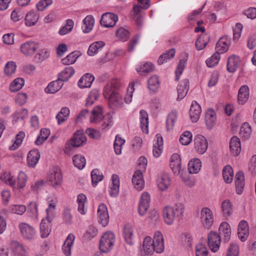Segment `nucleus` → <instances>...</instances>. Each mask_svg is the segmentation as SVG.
Segmentation results:
<instances>
[{"label": "nucleus", "instance_id": "nucleus-50", "mask_svg": "<svg viewBox=\"0 0 256 256\" xmlns=\"http://www.w3.org/2000/svg\"><path fill=\"white\" fill-rule=\"evenodd\" d=\"M202 167L200 160L196 158L191 160L188 164V170L190 174L198 173Z\"/></svg>", "mask_w": 256, "mask_h": 256}, {"label": "nucleus", "instance_id": "nucleus-1", "mask_svg": "<svg viewBox=\"0 0 256 256\" xmlns=\"http://www.w3.org/2000/svg\"><path fill=\"white\" fill-rule=\"evenodd\" d=\"M164 238L162 233L156 231L153 238L147 236L144 238L142 244V250L138 254V256H148L152 255L154 252L160 254L164 251Z\"/></svg>", "mask_w": 256, "mask_h": 256}, {"label": "nucleus", "instance_id": "nucleus-3", "mask_svg": "<svg viewBox=\"0 0 256 256\" xmlns=\"http://www.w3.org/2000/svg\"><path fill=\"white\" fill-rule=\"evenodd\" d=\"M87 138L82 130H78L74 134L72 138L68 140L64 146V152L70 154L74 148H78L84 145Z\"/></svg>", "mask_w": 256, "mask_h": 256}, {"label": "nucleus", "instance_id": "nucleus-26", "mask_svg": "<svg viewBox=\"0 0 256 256\" xmlns=\"http://www.w3.org/2000/svg\"><path fill=\"white\" fill-rule=\"evenodd\" d=\"M104 118L102 108L100 106L94 107L90 116V123L96 124Z\"/></svg>", "mask_w": 256, "mask_h": 256}, {"label": "nucleus", "instance_id": "nucleus-62", "mask_svg": "<svg viewBox=\"0 0 256 256\" xmlns=\"http://www.w3.org/2000/svg\"><path fill=\"white\" fill-rule=\"evenodd\" d=\"M134 84L135 82H130L128 84L126 90V92L124 98V102L126 104H128L132 101L133 92L134 90Z\"/></svg>", "mask_w": 256, "mask_h": 256}, {"label": "nucleus", "instance_id": "nucleus-23", "mask_svg": "<svg viewBox=\"0 0 256 256\" xmlns=\"http://www.w3.org/2000/svg\"><path fill=\"white\" fill-rule=\"evenodd\" d=\"M231 39L230 37L224 36L222 37L216 44V52L220 53H224L229 48L230 44Z\"/></svg>", "mask_w": 256, "mask_h": 256}, {"label": "nucleus", "instance_id": "nucleus-10", "mask_svg": "<svg viewBox=\"0 0 256 256\" xmlns=\"http://www.w3.org/2000/svg\"><path fill=\"white\" fill-rule=\"evenodd\" d=\"M39 47L40 44L38 42L28 40L21 44L20 51L25 56H32L36 53Z\"/></svg>", "mask_w": 256, "mask_h": 256}, {"label": "nucleus", "instance_id": "nucleus-32", "mask_svg": "<svg viewBox=\"0 0 256 256\" xmlns=\"http://www.w3.org/2000/svg\"><path fill=\"white\" fill-rule=\"evenodd\" d=\"M74 240L75 236L72 234H70L65 240L62 247V250L66 256H71V251L74 246Z\"/></svg>", "mask_w": 256, "mask_h": 256}, {"label": "nucleus", "instance_id": "nucleus-60", "mask_svg": "<svg viewBox=\"0 0 256 256\" xmlns=\"http://www.w3.org/2000/svg\"><path fill=\"white\" fill-rule=\"evenodd\" d=\"M252 132V128L250 124L248 122L244 123L240 128V135L244 140H248L250 138Z\"/></svg>", "mask_w": 256, "mask_h": 256}, {"label": "nucleus", "instance_id": "nucleus-29", "mask_svg": "<svg viewBox=\"0 0 256 256\" xmlns=\"http://www.w3.org/2000/svg\"><path fill=\"white\" fill-rule=\"evenodd\" d=\"M156 140L154 142L152 154L154 158H159L163 150V139L160 134L156 135Z\"/></svg>", "mask_w": 256, "mask_h": 256}, {"label": "nucleus", "instance_id": "nucleus-27", "mask_svg": "<svg viewBox=\"0 0 256 256\" xmlns=\"http://www.w3.org/2000/svg\"><path fill=\"white\" fill-rule=\"evenodd\" d=\"M220 234L223 236L224 240L228 242L232 234V230L230 224L226 222H222L218 228Z\"/></svg>", "mask_w": 256, "mask_h": 256}, {"label": "nucleus", "instance_id": "nucleus-28", "mask_svg": "<svg viewBox=\"0 0 256 256\" xmlns=\"http://www.w3.org/2000/svg\"><path fill=\"white\" fill-rule=\"evenodd\" d=\"M28 176L26 172L20 171L16 178V185L13 186L14 190H20L23 189L26 184Z\"/></svg>", "mask_w": 256, "mask_h": 256}, {"label": "nucleus", "instance_id": "nucleus-19", "mask_svg": "<svg viewBox=\"0 0 256 256\" xmlns=\"http://www.w3.org/2000/svg\"><path fill=\"white\" fill-rule=\"evenodd\" d=\"M123 236L126 244L133 245L134 243V228L130 224H126L122 230Z\"/></svg>", "mask_w": 256, "mask_h": 256}, {"label": "nucleus", "instance_id": "nucleus-5", "mask_svg": "<svg viewBox=\"0 0 256 256\" xmlns=\"http://www.w3.org/2000/svg\"><path fill=\"white\" fill-rule=\"evenodd\" d=\"M140 4L142 6L134 4L132 8V18L136 22V25L140 26L142 22V15L140 14L142 8L144 9H147L150 6V0H138Z\"/></svg>", "mask_w": 256, "mask_h": 256}, {"label": "nucleus", "instance_id": "nucleus-24", "mask_svg": "<svg viewBox=\"0 0 256 256\" xmlns=\"http://www.w3.org/2000/svg\"><path fill=\"white\" fill-rule=\"evenodd\" d=\"M202 112L200 105L196 101H193L190 110V116L192 121L197 122L199 120Z\"/></svg>", "mask_w": 256, "mask_h": 256}, {"label": "nucleus", "instance_id": "nucleus-18", "mask_svg": "<svg viewBox=\"0 0 256 256\" xmlns=\"http://www.w3.org/2000/svg\"><path fill=\"white\" fill-rule=\"evenodd\" d=\"M58 200L56 198L48 199V206L46 209V216L45 220L52 222L56 216V210Z\"/></svg>", "mask_w": 256, "mask_h": 256}, {"label": "nucleus", "instance_id": "nucleus-15", "mask_svg": "<svg viewBox=\"0 0 256 256\" xmlns=\"http://www.w3.org/2000/svg\"><path fill=\"white\" fill-rule=\"evenodd\" d=\"M144 172L142 170H136L132 178V182L134 188L138 191L142 190L144 188Z\"/></svg>", "mask_w": 256, "mask_h": 256}, {"label": "nucleus", "instance_id": "nucleus-20", "mask_svg": "<svg viewBox=\"0 0 256 256\" xmlns=\"http://www.w3.org/2000/svg\"><path fill=\"white\" fill-rule=\"evenodd\" d=\"M124 98L118 92L113 93L110 98L108 99V102L110 106L113 108H121L124 106Z\"/></svg>", "mask_w": 256, "mask_h": 256}, {"label": "nucleus", "instance_id": "nucleus-9", "mask_svg": "<svg viewBox=\"0 0 256 256\" xmlns=\"http://www.w3.org/2000/svg\"><path fill=\"white\" fill-rule=\"evenodd\" d=\"M150 202V196L148 192L142 193L138 204V212L140 216H143L148 212Z\"/></svg>", "mask_w": 256, "mask_h": 256}, {"label": "nucleus", "instance_id": "nucleus-44", "mask_svg": "<svg viewBox=\"0 0 256 256\" xmlns=\"http://www.w3.org/2000/svg\"><path fill=\"white\" fill-rule=\"evenodd\" d=\"M52 222L42 219L40 224V234L42 238H47L51 232Z\"/></svg>", "mask_w": 256, "mask_h": 256}, {"label": "nucleus", "instance_id": "nucleus-14", "mask_svg": "<svg viewBox=\"0 0 256 256\" xmlns=\"http://www.w3.org/2000/svg\"><path fill=\"white\" fill-rule=\"evenodd\" d=\"M97 217L98 222L102 226L105 227L109 222V215L107 206L104 204H100L98 208Z\"/></svg>", "mask_w": 256, "mask_h": 256}, {"label": "nucleus", "instance_id": "nucleus-38", "mask_svg": "<svg viewBox=\"0 0 256 256\" xmlns=\"http://www.w3.org/2000/svg\"><path fill=\"white\" fill-rule=\"evenodd\" d=\"M10 247L13 250L14 256H27L26 251L24 246L16 241H12Z\"/></svg>", "mask_w": 256, "mask_h": 256}, {"label": "nucleus", "instance_id": "nucleus-45", "mask_svg": "<svg viewBox=\"0 0 256 256\" xmlns=\"http://www.w3.org/2000/svg\"><path fill=\"white\" fill-rule=\"evenodd\" d=\"M222 216L225 218L230 216L232 212V204L228 200H223L220 206Z\"/></svg>", "mask_w": 256, "mask_h": 256}, {"label": "nucleus", "instance_id": "nucleus-64", "mask_svg": "<svg viewBox=\"0 0 256 256\" xmlns=\"http://www.w3.org/2000/svg\"><path fill=\"white\" fill-rule=\"evenodd\" d=\"M208 250L206 246L202 243H199L196 246V256H208Z\"/></svg>", "mask_w": 256, "mask_h": 256}, {"label": "nucleus", "instance_id": "nucleus-36", "mask_svg": "<svg viewBox=\"0 0 256 256\" xmlns=\"http://www.w3.org/2000/svg\"><path fill=\"white\" fill-rule=\"evenodd\" d=\"M154 66L150 62H143L137 65L136 70L138 74L146 76L153 70Z\"/></svg>", "mask_w": 256, "mask_h": 256}, {"label": "nucleus", "instance_id": "nucleus-8", "mask_svg": "<svg viewBox=\"0 0 256 256\" xmlns=\"http://www.w3.org/2000/svg\"><path fill=\"white\" fill-rule=\"evenodd\" d=\"M18 228L22 238L26 240H34L36 236V228L27 223H20Z\"/></svg>", "mask_w": 256, "mask_h": 256}, {"label": "nucleus", "instance_id": "nucleus-21", "mask_svg": "<svg viewBox=\"0 0 256 256\" xmlns=\"http://www.w3.org/2000/svg\"><path fill=\"white\" fill-rule=\"evenodd\" d=\"M171 184L170 176L167 174H162L159 176L157 180V184L158 189L161 191L168 190Z\"/></svg>", "mask_w": 256, "mask_h": 256}, {"label": "nucleus", "instance_id": "nucleus-25", "mask_svg": "<svg viewBox=\"0 0 256 256\" xmlns=\"http://www.w3.org/2000/svg\"><path fill=\"white\" fill-rule=\"evenodd\" d=\"M216 112L212 108L208 109L205 114V123L208 128L212 129L216 122Z\"/></svg>", "mask_w": 256, "mask_h": 256}, {"label": "nucleus", "instance_id": "nucleus-61", "mask_svg": "<svg viewBox=\"0 0 256 256\" xmlns=\"http://www.w3.org/2000/svg\"><path fill=\"white\" fill-rule=\"evenodd\" d=\"M100 96V92L96 89L92 90L86 98V106H92L98 100Z\"/></svg>", "mask_w": 256, "mask_h": 256}, {"label": "nucleus", "instance_id": "nucleus-35", "mask_svg": "<svg viewBox=\"0 0 256 256\" xmlns=\"http://www.w3.org/2000/svg\"><path fill=\"white\" fill-rule=\"evenodd\" d=\"M189 90V80L184 79L178 86V100H182L186 95Z\"/></svg>", "mask_w": 256, "mask_h": 256}, {"label": "nucleus", "instance_id": "nucleus-30", "mask_svg": "<svg viewBox=\"0 0 256 256\" xmlns=\"http://www.w3.org/2000/svg\"><path fill=\"white\" fill-rule=\"evenodd\" d=\"M112 183L110 186L109 193L111 196L116 197L120 190V178L117 174H114L111 178Z\"/></svg>", "mask_w": 256, "mask_h": 256}, {"label": "nucleus", "instance_id": "nucleus-37", "mask_svg": "<svg viewBox=\"0 0 256 256\" xmlns=\"http://www.w3.org/2000/svg\"><path fill=\"white\" fill-rule=\"evenodd\" d=\"M94 80V77L90 74H86L82 76L78 82V86L80 88H88L91 85Z\"/></svg>", "mask_w": 256, "mask_h": 256}, {"label": "nucleus", "instance_id": "nucleus-42", "mask_svg": "<svg viewBox=\"0 0 256 256\" xmlns=\"http://www.w3.org/2000/svg\"><path fill=\"white\" fill-rule=\"evenodd\" d=\"M140 126L142 132L144 134L148 132V113L144 110H141L140 112Z\"/></svg>", "mask_w": 256, "mask_h": 256}, {"label": "nucleus", "instance_id": "nucleus-63", "mask_svg": "<svg viewBox=\"0 0 256 256\" xmlns=\"http://www.w3.org/2000/svg\"><path fill=\"white\" fill-rule=\"evenodd\" d=\"M16 68V66L15 62H8L4 68V73L6 76H11L15 73Z\"/></svg>", "mask_w": 256, "mask_h": 256}, {"label": "nucleus", "instance_id": "nucleus-49", "mask_svg": "<svg viewBox=\"0 0 256 256\" xmlns=\"http://www.w3.org/2000/svg\"><path fill=\"white\" fill-rule=\"evenodd\" d=\"M222 178L224 182L226 184H230L234 178V171L232 167L230 165H226L222 169Z\"/></svg>", "mask_w": 256, "mask_h": 256}, {"label": "nucleus", "instance_id": "nucleus-17", "mask_svg": "<svg viewBox=\"0 0 256 256\" xmlns=\"http://www.w3.org/2000/svg\"><path fill=\"white\" fill-rule=\"evenodd\" d=\"M250 232L249 226L246 220H241L238 226V236L242 242H245L248 238Z\"/></svg>", "mask_w": 256, "mask_h": 256}, {"label": "nucleus", "instance_id": "nucleus-7", "mask_svg": "<svg viewBox=\"0 0 256 256\" xmlns=\"http://www.w3.org/2000/svg\"><path fill=\"white\" fill-rule=\"evenodd\" d=\"M62 176L58 168H54L50 170L47 176V180L56 189L62 184Z\"/></svg>", "mask_w": 256, "mask_h": 256}, {"label": "nucleus", "instance_id": "nucleus-58", "mask_svg": "<svg viewBox=\"0 0 256 256\" xmlns=\"http://www.w3.org/2000/svg\"><path fill=\"white\" fill-rule=\"evenodd\" d=\"M70 110L68 108L64 107L57 114L56 118L58 120V122L59 125L65 122L70 115Z\"/></svg>", "mask_w": 256, "mask_h": 256}, {"label": "nucleus", "instance_id": "nucleus-2", "mask_svg": "<svg viewBox=\"0 0 256 256\" xmlns=\"http://www.w3.org/2000/svg\"><path fill=\"white\" fill-rule=\"evenodd\" d=\"M184 210V204L181 203L176 204L174 206H165L162 210V218L164 223L168 226L173 224L176 218L183 215Z\"/></svg>", "mask_w": 256, "mask_h": 256}, {"label": "nucleus", "instance_id": "nucleus-55", "mask_svg": "<svg viewBox=\"0 0 256 256\" xmlns=\"http://www.w3.org/2000/svg\"><path fill=\"white\" fill-rule=\"evenodd\" d=\"M115 34L117 38L122 42H126L128 39L130 34L126 28L120 27L116 30Z\"/></svg>", "mask_w": 256, "mask_h": 256}, {"label": "nucleus", "instance_id": "nucleus-47", "mask_svg": "<svg viewBox=\"0 0 256 256\" xmlns=\"http://www.w3.org/2000/svg\"><path fill=\"white\" fill-rule=\"evenodd\" d=\"M249 96V88L248 86H242L238 91V102L240 104H244L248 100Z\"/></svg>", "mask_w": 256, "mask_h": 256}, {"label": "nucleus", "instance_id": "nucleus-48", "mask_svg": "<svg viewBox=\"0 0 256 256\" xmlns=\"http://www.w3.org/2000/svg\"><path fill=\"white\" fill-rule=\"evenodd\" d=\"M105 46V43L103 41H97L94 42L90 44L87 54L90 56L96 55L98 51Z\"/></svg>", "mask_w": 256, "mask_h": 256}, {"label": "nucleus", "instance_id": "nucleus-33", "mask_svg": "<svg viewBox=\"0 0 256 256\" xmlns=\"http://www.w3.org/2000/svg\"><path fill=\"white\" fill-rule=\"evenodd\" d=\"M40 157V152L36 149L30 151L27 156L28 164L30 167L34 168L38 163Z\"/></svg>", "mask_w": 256, "mask_h": 256}, {"label": "nucleus", "instance_id": "nucleus-4", "mask_svg": "<svg viewBox=\"0 0 256 256\" xmlns=\"http://www.w3.org/2000/svg\"><path fill=\"white\" fill-rule=\"evenodd\" d=\"M116 235L111 231L104 232L99 241V250L102 253H108L114 248L116 242Z\"/></svg>", "mask_w": 256, "mask_h": 256}, {"label": "nucleus", "instance_id": "nucleus-57", "mask_svg": "<svg viewBox=\"0 0 256 256\" xmlns=\"http://www.w3.org/2000/svg\"><path fill=\"white\" fill-rule=\"evenodd\" d=\"M125 142L124 139L118 135L116 136L114 144V148L116 154L120 155L122 154V147Z\"/></svg>", "mask_w": 256, "mask_h": 256}, {"label": "nucleus", "instance_id": "nucleus-12", "mask_svg": "<svg viewBox=\"0 0 256 256\" xmlns=\"http://www.w3.org/2000/svg\"><path fill=\"white\" fill-rule=\"evenodd\" d=\"M194 150L200 154L205 153L208 148V142L205 136L202 134H198L194 136Z\"/></svg>", "mask_w": 256, "mask_h": 256}, {"label": "nucleus", "instance_id": "nucleus-6", "mask_svg": "<svg viewBox=\"0 0 256 256\" xmlns=\"http://www.w3.org/2000/svg\"><path fill=\"white\" fill-rule=\"evenodd\" d=\"M200 219L202 226L210 229L214 223V216L212 210L208 207H204L200 211Z\"/></svg>", "mask_w": 256, "mask_h": 256}, {"label": "nucleus", "instance_id": "nucleus-59", "mask_svg": "<svg viewBox=\"0 0 256 256\" xmlns=\"http://www.w3.org/2000/svg\"><path fill=\"white\" fill-rule=\"evenodd\" d=\"M176 51L174 49H171L166 53L162 54L158 60V63L161 65L164 62H166L171 58H173L175 55Z\"/></svg>", "mask_w": 256, "mask_h": 256}, {"label": "nucleus", "instance_id": "nucleus-39", "mask_svg": "<svg viewBox=\"0 0 256 256\" xmlns=\"http://www.w3.org/2000/svg\"><path fill=\"white\" fill-rule=\"evenodd\" d=\"M94 19L92 15L87 16L82 20V30L86 34L92 30L94 24Z\"/></svg>", "mask_w": 256, "mask_h": 256}, {"label": "nucleus", "instance_id": "nucleus-31", "mask_svg": "<svg viewBox=\"0 0 256 256\" xmlns=\"http://www.w3.org/2000/svg\"><path fill=\"white\" fill-rule=\"evenodd\" d=\"M39 18V14L35 11L31 10L26 15L24 24L28 27L33 26L38 23Z\"/></svg>", "mask_w": 256, "mask_h": 256}, {"label": "nucleus", "instance_id": "nucleus-16", "mask_svg": "<svg viewBox=\"0 0 256 256\" xmlns=\"http://www.w3.org/2000/svg\"><path fill=\"white\" fill-rule=\"evenodd\" d=\"M118 20V16L116 14L107 12L102 16L100 24L106 28H112L116 25Z\"/></svg>", "mask_w": 256, "mask_h": 256}, {"label": "nucleus", "instance_id": "nucleus-11", "mask_svg": "<svg viewBox=\"0 0 256 256\" xmlns=\"http://www.w3.org/2000/svg\"><path fill=\"white\" fill-rule=\"evenodd\" d=\"M220 244V236L216 232H210L208 236V244L211 252H218Z\"/></svg>", "mask_w": 256, "mask_h": 256}, {"label": "nucleus", "instance_id": "nucleus-51", "mask_svg": "<svg viewBox=\"0 0 256 256\" xmlns=\"http://www.w3.org/2000/svg\"><path fill=\"white\" fill-rule=\"evenodd\" d=\"M75 70L72 66L66 67L58 74V78L63 82L68 80L74 74Z\"/></svg>", "mask_w": 256, "mask_h": 256}, {"label": "nucleus", "instance_id": "nucleus-22", "mask_svg": "<svg viewBox=\"0 0 256 256\" xmlns=\"http://www.w3.org/2000/svg\"><path fill=\"white\" fill-rule=\"evenodd\" d=\"M230 154L234 156H238L241 152V143L240 138L236 136H232L229 144Z\"/></svg>", "mask_w": 256, "mask_h": 256}, {"label": "nucleus", "instance_id": "nucleus-52", "mask_svg": "<svg viewBox=\"0 0 256 256\" xmlns=\"http://www.w3.org/2000/svg\"><path fill=\"white\" fill-rule=\"evenodd\" d=\"M24 84V80L22 78H18L12 80L9 86V90L12 92H16L21 90Z\"/></svg>", "mask_w": 256, "mask_h": 256}, {"label": "nucleus", "instance_id": "nucleus-43", "mask_svg": "<svg viewBox=\"0 0 256 256\" xmlns=\"http://www.w3.org/2000/svg\"><path fill=\"white\" fill-rule=\"evenodd\" d=\"M160 86V80L157 76L154 75L148 80V88L151 92L158 91Z\"/></svg>", "mask_w": 256, "mask_h": 256}, {"label": "nucleus", "instance_id": "nucleus-53", "mask_svg": "<svg viewBox=\"0 0 256 256\" xmlns=\"http://www.w3.org/2000/svg\"><path fill=\"white\" fill-rule=\"evenodd\" d=\"M50 56V51L47 48L39 50L35 54L34 58L36 62H42L48 58Z\"/></svg>", "mask_w": 256, "mask_h": 256}, {"label": "nucleus", "instance_id": "nucleus-46", "mask_svg": "<svg viewBox=\"0 0 256 256\" xmlns=\"http://www.w3.org/2000/svg\"><path fill=\"white\" fill-rule=\"evenodd\" d=\"M63 84V82L58 78L56 80L50 82L45 88V91L46 93L54 94L62 88Z\"/></svg>", "mask_w": 256, "mask_h": 256}, {"label": "nucleus", "instance_id": "nucleus-34", "mask_svg": "<svg viewBox=\"0 0 256 256\" xmlns=\"http://www.w3.org/2000/svg\"><path fill=\"white\" fill-rule=\"evenodd\" d=\"M1 182L13 188L16 185V178L10 171H4L1 174Z\"/></svg>", "mask_w": 256, "mask_h": 256}, {"label": "nucleus", "instance_id": "nucleus-41", "mask_svg": "<svg viewBox=\"0 0 256 256\" xmlns=\"http://www.w3.org/2000/svg\"><path fill=\"white\" fill-rule=\"evenodd\" d=\"M244 177L243 172H239L236 175V190L238 194H241L242 193L244 186Z\"/></svg>", "mask_w": 256, "mask_h": 256}, {"label": "nucleus", "instance_id": "nucleus-40", "mask_svg": "<svg viewBox=\"0 0 256 256\" xmlns=\"http://www.w3.org/2000/svg\"><path fill=\"white\" fill-rule=\"evenodd\" d=\"M240 64V58L236 56L229 57L227 62V70L229 72H234L239 67Z\"/></svg>", "mask_w": 256, "mask_h": 256}, {"label": "nucleus", "instance_id": "nucleus-13", "mask_svg": "<svg viewBox=\"0 0 256 256\" xmlns=\"http://www.w3.org/2000/svg\"><path fill=\"white\" fill-rule=\"evenodd\" d=\"M170 166L175 175H182L183 170L182 168L181 158L178 154L175 153L172 155L170 159Z\"/></svg>", "mask_w": 256, "mask_h": 256}, {"label": "nucleus", "instance_id": "nucleus-56", "mask_svg": "<svg viewBox=\"0 0 256 256\" xmlns=\"http://www.w3.org/2000/svg\"><path fill=\"white\" fill-rule=\"evenodd\" d=\"M74 164L80 170L83 169L86 164V160L84 156L81 154H76L72 158Z\"/></svg>", "mask_w": 256, "mask_h": 256}, {"label": "nucleus", "instance_id": "nucleus-54", "mask_svg": "<svg viewBox=\"0 0 256 256\" xmlns=\"http://www.w3.org/2000/svg\"><path fill=\"white\" fill-rule=\"evenodd\" d=\"M50 135V130L48 128H42L34 143L37 146L42 144Z\"/></svg>", "mask_w": 256, "mask_h": 256}]
</instances>
